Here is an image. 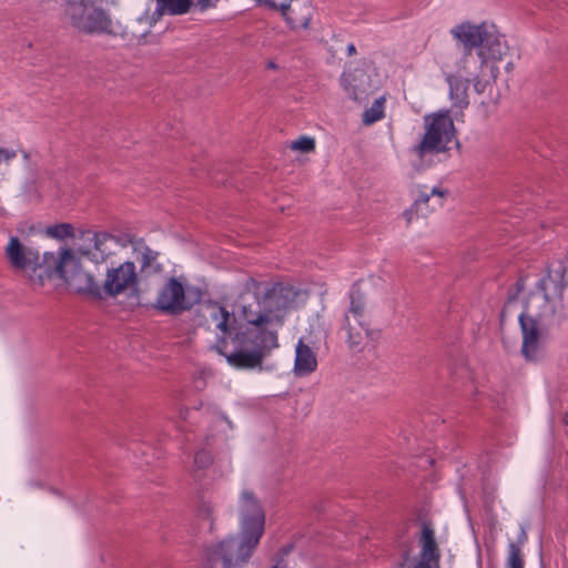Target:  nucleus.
Returning <instances> with one entry per match:
<instances>
[{
    "label": "nucleus",
    "mask_w": 568,
    "mask_h": 568,
    "mask_svg": "<svg viewBox=\"0 0 568 568\" xmlns=\"http://www.w3.org/2000/svg\"><path fill=\"white\" fill-rule=\"evenodd\" d=\"M241 317L246 322L232 337L237 349L226 354L227 363L237 369H262L264 359L278 347L277 332L266 326L272 322L267 313H262L260 305L253 310L252 305H241Z\"/></svg>",
    "instance_id": "f257e3e1"
},
{
    "label": "nucleus",
    "mask_w": 568,
    "mask_h": 568,
    "mask_svg": "<svg viewBox=\"0 0 568 568\" xmlns=\"http://www.w3.org/2000/svg\"><path fill=\"white\" fill-rule=\"evenodd\" d=\"M100 0H68L64 16L80 33L115 37L111 14L99 4Z\"/></svg>",
    "instance_id": "f03ea898"
},
{
    "label": "nucleus",
    "mask_w": 568,
    "mask_h": 568,
    "mask_svg": "<svg viewBox=\"0 0 568 568\" xmlns=\"http://www.w3.org/2000/svg\"><path fill=\"white\" fill-rule=\"evenodd\" d=\"M426 131L410 153L423 160L427 154H439L449 150V143L456 140V130L449 111L438 112L425 118Z\"/></svg>",
    "instance_id": "7ed1b4c3"
},
{
    "label": "nucleus",
    "mask_w": 568,
    "mask_h": 568,
    "mask_svg": "<svg viewBox=\"0 0 568 568\" xmlns=\"http://www.w3.org/2000/svg\"><path fill=\"white\" fill-rule=\"evenodd\" d=\"M260 540L239 531L213 546L207 551V561L212 568L221 564V568H242L251 559Z\"/></svg>",
    "instance_id": "20e7f679"
},
{
    "label": "nucleus",
    "mask_w": 568,
    "mask_h": 568,
    "mask_svg": "<svg viewBox=\"0 0 568 568\" xmlns=\"http://www.w3.org/2000/svg\"><path fill=\"white\" fill-rule=\"evenodd\" d=\"M140 284L134 262L125 261L108 266L100 283V300L115 297L125 291H136Z\"/></svg>",
    "instance_id": "39448f33"
},
{
    "label": "nucleus",
    "mask_w": 568,
    "mask_h": 568,
    "mask_svg": "<svg viewBox=\"0 0 568 568\" xmlns=\"http://www.w3.org/2000/svg\"><path fill=\"white\" fill-rule=\"evenodd\" d=\"M68 266H74V252L71 248H61L57 253L45 252L42 256L39 255V265H34L29 274V282L42 287L53 276L62 280Z\"/></svg>",
    "instance_id": "423d86ee"
},
{
    "label": "nucleus",
    "mask_w": 568,
    "mask_h": 568,
    "mask_svg": "<svg viewBox=\"0 0 568 568\" xmlns=\"http://www.w3.org/2000/svg\"><path fill=\"white\" fill-rule=\"evenodd\" d=\"M239 514L240 531L261 540L265 530V513L258 498L253 491L244 489L241 493L239 499Z\"/></svg>",
    "instance_id": "0eeeda50"
},
{
    "label": "nucleus",
    "mask_w": 568,
    "mask_h": 568,
    "mask_svg": "<svg viewBox=\"0 0 568 568\" xmlns=\"http://www.w3.org/2000/svg\"><path fill=\"white\" fill-rule=\"evenodd\" d=\"M351 304L344 315L343 329L347 332V344L349 348H356L362 345L364 334L369 333V323L365 317V302L358 290L349 293Z\"/></svg>",
    "instance_id": "6e6552de"
},
{
    "label": "nucleus",
    "mask_w": 568,
    "mask_h": 568,
    "mask_svg": "<svg viewBox=\"0 0 568 568\" xmlns=\"http://www.w3.org/2000/svg\"><path fill=\"white\" fill-rule=\"evenodd\" d=\"M193 304L185 296L183 284L176 277H170L159 291L154 306L162 313L179 315L190 311Z\"/></svg>",
    "instance_id": "1a4fd4ad"
},
{
    "label": "nucleus",
    "mask_w": 568,
    "mask_h": 568,
    "mask_svg": "<svg viewBox=\"0 0 568 568\" xmlns=\"http://www.w3.org/2000/svg\"><path fill=\"white\" fill-rule=\"evenodd\" d=\"M4 256L14 271L32 273L34 265H39V251L24 245L17 236L10 237L4 247Z\"/></svg>",
    "instance_id": "9d476101"
},
{
    "label": "nucleus",
    "mask_w": 568,
    "mask_h": 568,
    "mask_svg": "<svg viewBox=\"0 0 568 568\" xmlns=\"http://www.w3.org/2000/svg\"><path fill=\"white\" fill-rule=\"evenodd\" d=\"M62 280L79 294H85L100 300V282L94 274L84 271L80 260L74 254V266H68Z\"/></svg>",
    "instance_id": "9b49d317"
},
{
    "label": "nucleus",
    "mask_w": 568,
    "mask_h": 568,
    "mask_svg": "<svg viewBox=\"0 0 568 568\" xmlns=\"http://www.w3.org/2000/svg\"><path fill=\"white\" fill-rule=\"evenodd\" d=\"M521 334V354L527 361H537L540 344L539 322L534 316L521 313L518 317Z\"/></svg>",
    "instance_id": "f8f14e48"
},
{
    "label": "nucleus",
    "mask_w": 568,
    "mask_h": 568,
    "mask_svg": "<svg viewBox=\"0 0 568 568\" xmlns=\"http://www.w3.org/2000/svg\"><path fill=\"white\" fill-rule=\"evenodd\" d=\"M489 24L483 22L480 24H471L470 22H463L452 29V34L455 39L463 43L464 57L466 60L474 49L477 51L483 44V40L486 37Z\"/></svg>",
    "instance_id": "ddd939ff"
},
{
    "label": "nucleus",
    "mask_w": 568,
    "mask_h": 568,
    "mask_svg": "<svg viewBox=\"0 0 568 568\" xmlns=\"http://www.w3.org/2000/svg\"><path fill=\"white\" fill-rule=\"evenodd\" d=\"M446 194L447 191L436 186H434L429 192L420 191L412 206L404 212L407 224L413 221L414 216H426L437 206H443Z\"/></svg>",
    "instance_id": "4468645a"
},
{
    "label": "nucleus",
    "mask_w": 568,
    "mask_h": 568,
    "mask_svg": "<svg viewBox=\"0 0 568 568\" xmlns=\"http://www.w3.org/2000/svg\"><path fill=\"white\" fill-rule=\"evenodd\" d=\"M87 239L93 243V247L81 250V254L85 255L90 261L101 264L114 254L113 247L116 243L115 237L108 232L85 231Z\"/></svg>",
    "instance_id": "2eb2a0df"
},
{
    "label": "nucleus",
    "mask_w": 568,
    "mask_h": 568,
    "mask_svg": "<svg viewBox=\"0 0 568 568\" xmlns=\"http://www.w3.org/2000/svg\"><path fill=\"white\" fill-rule=\"evenodd\" d=\"M508 45L504 40L495 24H489L485 39L480 49L477 51L480 58V65L483 67L488 61H500L507 53Z\"/></svg>",
    "instance_id": "dca6fc26"
},
{
    "label": "nucleus",
    "mask_w": 568,
    "mask_h": 568,
    "mask_svg": "<svg viewBox=\"0 0 568 568\" xmlns=\"http://www.w3.org/2000/svg\"><path fill=\"white\" fill-rule=\"evenodd\" d=\"M257 3L263 4L270 9L281 11L286 23L292 30L307 29L311 17L303 16L297 18L294 16L295 10L291 8L292 0H255Z\"/></svg>",
    "instance_id": "f3484780"
},
{
    "label": "nucleus",
    "mask_w": 568,
    "mask_h": 568,
    "mask_svg": "<svg viewBox=\"0 0 568 568\" xmlns=\"http://www.w3.org/2000/svg\"><path fill=\"white\" fill-rule=\"evenodd\" d=\"M568 272V257L566 260H558L556 265L552 268L548 267L547 276L539 280L537 283V288L544 292V297L546 301H549V296L546 291V281L549 278L555 284V290L558 295L561 297L564 291L568 286L567 280Z\"/></svg>",
    "instance_id": "a211bd4d"
},
{
    "label": "nucleus",
    "mask_w": 568,
    "mask_h": 568,
    "mask_svg": "<svg viewBox=\"0 0 568 568\" xmlns=\"http://www.w3.org/2000/svg\"><path fill=\"white\" fill-rule=\"evenodd\" d=\"M420 552L419 557L429 559L433 562L440 561V549L435 539V530L430 521H422V530L419 536Z\"/></svg>",
    "instance_id": "6ab92c4d"
},
{
    "label": "nucleus",
    "mask_w": 568,
    "mask_h": 568,
    "mask_svg": "<svg viewBox=\"0 0 568 568\" xmlns=\"http://www.w3.org/2000/svg\"><path fill=\"white\" fill-rule=\"evenodd\" d=\"M317 368V359L312 348L302 339L298 341L295 349L294 373L296 376H307Z\"/></svg>",
    "instance_id": "aec40b11"
},
{
    "label": "nucleus",
    "mask_w": 568,
    "mask_h": 568,
    "mask_svg": "<svg viewBox=\"0 0 568 568\" xmlns=\"http://www.w3.org/2000/svg\"><path fill=\"white\" fill-rule=\"evenodd\" d=\"M446 81L449 85V99L453 108L464 110L469 105L468 88L469 80L459 75L447 74Z\"/></svg>",
    "instance_id": "412c9836"
},
{
    "label": "nucleus",
    "mask_w": 568,
    "mask_h": 568,
    "mask_svg": "<svg viewBox=\"0 0 568 568\" xmlns=\"http://www.w3.org/2000/svg\"><path fill=\"white\" fill-rule=\"evenodd\" d=\"M134 252L140 254L138 261L140 263V272L142 274H159L163 271L162 264L158 261L159 252L152 250L144 243L135 246Z\"/></svg>",
    "instance_id": "4be33fe9"
},
{
    "label": "nucleus",
    "mask_w": 568,
    "mask_h": 568,
    "mask_svg": "<svg viewBox=\"0 0 568 568\" xmlns=\"http://www.w3.org/2000/svg\"><path fill=\"white\" fill-rule=\"evenodd\" d=\"M364 77L365 72L359 69L352 72H344L341 77V83L344 90L353 100H362L364 95L367 94V89L362 83Z\"/></svg>",
    "instance_id": "5701e85b"
},
{
    "label": "nucleus",
    "mask_w": 568,
    "mask_h": 568,
    "mask_svg": "<svg viewBox=\"0 0 568 568\" xmlns=\"http://www.w3.org/2000/svg\"><path fill=\"white\" fill-rule=\"evenodd\" d=\"M209 307L212 310L211 317L216 323V328L224 334H229L231 331V320L233 323L236 322L234 315L216 302H210Z\"/></svg>",
    "instance_id": "b1692460"
},
{
    "label": "nucleus",
    "mask_w": 568,
    "mask_h": 568,
    "mask_svg": "<svg viewBox=\"0 0 568 568\" xmlns=\"http://www.w3.org/2000/svg\"><path fill=\"white\" fill-rule=\"evenodd\" d=\"M156 11L171 16H182L193 9L192 0H155Z\"/></svg>",
    "instance_id": "393cba45"
},
{
    "label": "nucleus",
    "mask_w": 568,
    "mask_h": 568,
    "mask_svg": "<svg viewBox=\"0 0 568 568\" xmlns=\"http://www.w3.org/2000/svg\"><path fill=\"white\" fill-rule=\"evenodd\" d=\"M213 464V456L210 450L200 449L194 455V460L192 465V475L194 479H201L202 470L207 469Z\"/></svg>",
    "instance_id": "a878e982"
},
{
    "label": "nucleus",
    "mask_w": 568,
    "mask_h": 568,
    "mask_svg": "<svg viewBox=\"0 0 568 568\" xmlns=\"http://www.w3.org/2000/svg\"><path fill=\"white\" fill-rule=\"evenodd\" d=\"M384 98L376 99L372 106L364 111L363 113V122L365 124H373L376 121L384 118Z\"/></svg>",
    "instance_id": "bb28decb"
},
{
    "label": "nucleus",
    "mask_w": 568,
    "mask_h": 568,
    "mask_svg": "<svg viewBox=\"0 0 568 568\" xmlns=\"http://www.w3.org/2000/svg\"><path fill=\"white\" fill-rule=\"evenodd\" d=\"M47 233L58 240H64L74 235V227L69 223H60L48 227Z\"/></svg>",
    "instance_id": "cd10ccee"
},
{
    "label": "nucleus",
    "mask_w": 568,
    "mask_h": 568,
    "mask_svg": "<svg viewBox=\"0 0 568 568\" xmlns=\"http://www.w3.org/2000/svg\"><path fill=\"white\" fill-rule=\"evenodd\" d=\"M506 568H525V556L518 548L508 549Z\"/></svg>",
    "instance_id": "c85d7f7f"
},
{
    "label": "nucleus",
    "mask_w": 568,
    "mask_h": 568,
    "mask_svg": "<svg viewBox=\"0 0 568 568\" xmlns=\"http://www.w3.org/2000/svg\"><path fill=\"white\" fill-rule=\"evenodd\" d=\"M214 511L215 508L210 501H201L199 509H197V516L206 520L209 523V528L212 529L214 525Z\"/></svg>",
    "instance_id": "c756f323"
},
{
    "label": "nucleus",
    "mask_w": 568,
    "mask_h": 568,
    "mask_svg": "<svg viewBox=\"0 0 568 568\" xmlns=\"http://www.w3.org/2000/svg\"><path fill=\"white\" fill-rule=\"evenodd\" d=\"M293 150H297L304 153H308L314 151L315 149V140L310 136H300L297 140L293 141L291 144Z\"/></svg>",
    "instance_id": "7c9ffc66"
},
{
    "label": "nucleus",
    "mask_w": 568,
    "mask_h": 568,
    "mask_svg": "<svg viewBox=\"0 0 568 568\" xmlns=\"http://www.w3.org/2000/svg\"><path fill=\"white\" fill-rule=\"evenodd\" d=\"M261 286L262 283L253 277H247L243 284V291L245 293H252L254 295L256 300V306L260 305Z\"/></svg>",
    "instance_id": "2f4dec72"
},
{
    "label": "nucleus",
    "mask_w": 568,
    "mask_h": 568,
    "mask_svg": "<svg viewBox=\"0 0 568 568\" xmlns=\"http://www.w3.org/2000/svg\"><path fill=\"white\" fill-rule=\"evenodd\" d=\"M402 568H439V564L418 557V559H414L409 564H403Z\"/></svg>",
    "instance_id": "473e14b6"
},
{
    "label": "nucleus",
    "mask_w": 568,
    "mask_h": 568,
    "mask_svg": "<svg viewBox=\"0 0 568 568\" xmlns=\"http://www.w3.org/2000/svg\"><path fill=\"white\" fill-rule=\"evenodd\" d=\"M527 541H528V534H527L526 527L520 525L517 539L515 541H510L508 544V549L518 548L519 550H523V547Z\"/></svg>",
    "instance_id": "72a5a7b5"
},
{
    "label": "nucleus",
    "mask_w": 568,
    "mask_h": 568,
    "mask_svg": "<svg viewBox=\"0 0 568 568\" xmlns=\"http://www.w3.org/2000/svg\"><path fill=\"white\" fill-rule=\"evenodd\" d=\"M193 1V10L199 12H204L211 8L216 7L219 0H192Z\"/></svg>",
    "instance_id": "f704fd0d"
},
{
    "label": "nucleus",
    "mask_w": 568,
    "mask_h": 568,
    "mask_svg": "<svg viewBox=\"0 0 568 568\" xmlns=\"http://www.w3.org/2000/svg\"><path fill=\"white\" fill-rule=\"evenodd\" d=\"M280 291V293H283V291H288L287 287H284L282 286L281 284H274L272 287H268L265 290L264 294H263V300H268L272 297V295L276 292V291Z\"/></svg>",
    "instance_id": "c9c22d12"
},
{
    "label": "nucleus",
    "mask_w": 568,
    "mask_h": 568,
    "mask_svg": "<svg viewBox=\"0 0 568 568\" xmlns=\"http://www.w3.org/2000/svg\"><path fill=\"white\" fill-rule=\"evenodd\" d=\"M487 84H488V82L476 79L475 83H474V89L477 93L480 94L485 91V88Z\"/></svg>",
    "instance_id": "e433bc0d"
},
{
    "label": "nucleus",
    "mask_w": 568,
    "mask_h": 568,
    "mask_svg": "<svg viewBox=\"0 0 568 568\" xmlns=\"http://www.w3.org/2000/svg\"><path fill=\"white\" fill-rule=\"evenodd\" d=\"M347 53L348 55H355L356 54V48L354 43H349L347 45Z\"/></svg>",
    "instance_id": "4c0bfd02"
},
{
    "label": "nucleus",
    "mask_w": 568,
    "mask_h": 568,
    "mask_svg": "<svg viewBox=\"0 0 568 568\" xmlns=\"http://www.w3.org/2000/svg\"><path fill=\"white\" fill-rule=\"evenodd\" d=\"M516 286H517V292H520L524 290V283L521 280H519L517 283H516Z\"/></svg>",
    "instance_id": "58836bf2"
},
{
    "label": "nucleus",
    "mask_w": 568,
    "mask_h": 568,
    "mask_svg": "<svg viewBox=\"0 0 568 568\" xmlns=\"http://www.w3.org/2000/svg\"><path fill=\"white\" fill-rule=\"evenodd\" d=\"M290 550H291V547H284V548H282L283 555L288 554V552H290Z\"/></svg>",
    "instance_id": "ea45409f"
},
{
    "label": "nucleus",
    "mask_w": 568,
    "mask_h": 568,
    "mask_svg": "<svg viewBox=\"0 0 568 568\" xmlns=\"http://www.w3.org/2000/svg\"><path fill=\"white\" fill-rule=\"evenodd\" d=\"M220 343H222L223 345H226V339L223 337L222 339H220Z\"/></svg>",
    "instance_id": "a19ab883"
},
{
    "label": "nucleus",
    "mask_w": 568,
    "mask_h": 568,
    "mask_svg": "<svg viewBox=\"0 0 568 568\" xmlns=\"http://www.w3.org/2000/svg\"><path fill=\"white\" fill-rule=\"evenodd\" d=\"M565 423L568 425V413L565 415Z\"/></svg>",
    "instance_id": "79ce46f5"
},
{
    "label": "nucleus",
    "mask_w": 568,
    "mask_h": 568,
    "mask_svg": "<svg viewBox=\"0 0 568 568\" xmlns=\"http://www.w3.org/2000/svg\"><path fill=\"white\" fill-rule=\"evenodd\" d=\"M268 67L270 68H275V64L273 62H270Z\"/></svg>",
    "instance_id": "37998d69"
}]
</instances>
